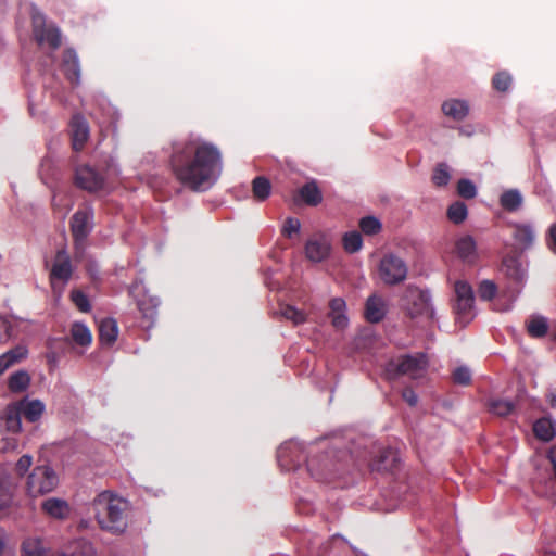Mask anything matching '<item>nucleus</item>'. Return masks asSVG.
Segmentation results:
<instances>
[{
	"label": "nucleus",
	"mask_w": 556,
	"mask_h": 556,
	"mask_svg": "<svg viewBox=\"0 0 556 556\" xmlns=\"http://www.w3.org/2000/svg\"><path fill=\"white\" fill-rule=\"evenodd\" d=\"M169 165L176 180L193 192L210 190L223 172L220 151L205 141L176 142Z\"/></svg>",
	"instance_id": "nucleus-1"
},
{
	"label": "nucleus",
	"mask_w": 556,
	"mask_h": 556,
	"mask_svg": "<svg viewBox=\"0 0 556 556\" xmlns=\"http://www.w3.org/2000/svg\"><path fill=\"white\" fill-rule=\"evenodd\" d=\"M101 530L119 535L128 527L129 503L125 498L104 491L92 503Z\"/></svg>",
	"instance_id": "nucleus-2"
},
{
	"label": "nucleus",
	"mask_w": 556,
	"mask_h": 556,
	"mask_svg": "<svg viewBox=\"0 0 556 556\" xmlns=\"http://www.w3.org/2000/svg\"><path fill=\"white\" fill-rule=\"evenodd\" d=\"M349 457L346 451L331 446L308 457L306 459L307 470L317 481L331 482L339 477Z\"/></svg>",
	"instance_id": "nucleus-3"
},
{
	"label": "nucleus",
	"mask_w": 556,
	"mask_h": 556,
	"mask_svg": "<svg viewBox=\"0 0 556 556\" xmlns=\"http://www.w3.org/2000/svg\"><path fill=\"white\" fill-rule=\"evenodd\" d=\"M93 210L91 207L79 208L74 213L70 222L73 237L75 257L84 255L87 238L92 230Z\"/></svg>",
	"instance_id": "nucleus-4"
},
{
	"label": "nucleus",
	"mask_w": 556,
	"mask_h": 556,
	"mask_svg": "<svg viewBox=\"0 0 556 556\" xmlns=\"http://www.w3.org/2000/svg\"><path fill=\"white\" fill-rule=\"evenodd\" d=\"M428 358L424 353L402 355L397 359L390 361L387 372L391 378L406 375L412 379L421 378L427 371Z\"/></svg>",
	"instance_id": "nucleus-5"
},
{
	"label": "nucleus",
	"mask_w": 556,
	"mask_h": 556,
	"mask_svg": "<svg viewBox=\"0 0 556 556\" xmlns=\"http://www.w3.org/2000/svg\"><path fill=\"white\" fill-rule=\"evenodd\" d=\"M404 306L410 318L427 317L434 318V309L431 304V295L429 291L421 290L414 286H408L404 294Z\"/></svg>",
	"instance_id": "nucleus-6"
},
{
	"label": "nucleus",
	"mask_w": 556,
	"mask_h": 556,
	"mask_svg": "<svg viewBox=\"0 0 556 556\" xmlns=\"http://www.w3.org/2000/svg\"><path fill=\"white\" fill-rule=\"evenodd\" d=\"M59 484V477L48 465L36 466L27 477L26 490L37 497L52 492Z\"/></svg>",
	"instance_id": "nucleus-7"
},
{
	"label": "nucleus",
	"mask_w": 556,
	"mask_h": 556,
	"mask_svg": "<svg viewBox=\"0 0 556 556\" xmlns=\"http://www.w3.org/2000/svg\"><path fill=\"white\" fill-rule=\"evenodd\" d=\"M455 303L453 311L456 315L457 323L466 326L471 319V311L473 308L475 295L471 286L463 280H458L454 285Z\"/></svg>",
	"instance_id": "nucleus-8"
},
{
	"label": "nucleus",
	"mask_w": 556,
	"mask_h": 556,
	"mask_svg": "<svg viewBox=\"0 0 556 556\" xmlns=\"http://www.w3.org/2000/svg\"><path fill=\"white\" fill-rule=\"evenodd\" d=\"M379 277L389 286L399 285L407 277V266L405 262L396 255H384L378 267Z\"/></svg>",
	"instance_id": "nucleus-9"
},
{
	"label": "nucleus",
	"mask_w": 556,
	"mask_h": 556,
	"mask_svg": "<svg viewBox=\"0 0 556 556\" xmlns=\"http://www.w3.org/2000/svg\"><path fill=\"white\" fill-rule=\"evenodd\" d=\"M73 275V266L71 257L65 249L56 252L54 262L50 270V282L52 289L55 290L56 283L61 282L62 287L66 285Z\"/></svg>",
	"instance_id": "nucleus-10"
},
{
	"label": "nucleus",
	"mask_w": 556,
	"mask_h": 556,
	"mask_svg": "<svg viewBox=\"0 0 556 556\" xmlns=\"http://www.w3.org/2000/svg\"><path fill=\"white\" fill-rule=\"evenodd\" d=\"M75 184L84 190L96 192L104 187V176L94 168L85 165L76 169Z\"/></svg>",
	"instance_id": "nucleus-11"
},
{
	"label": "nucleus",
	"mask_w": 556,
	"mask_h": 556,
	"mask_svg": "<svg viewBox=\"0 0 556 556\" xmlns=\"http://www.w3.org/2000/svg\"><path fill=\"white\" fill-rule=\"evenodd\" d=\"M34 36L38 43H48L52 50H56L61 46V33L53 25H46L43 22L39 24L34 21Z\"/></svg>",
	"instance_id": "nucleus-12"
},
{
	"label": "nucleus",
	"mask_w": 556,
	"mask_h": 556,
	"mask_svg": "<svg viewBox=\"0 0 556 556\" xmlns=\"http://www.w3.org/2000/svg\"><path fill=\"white\" fill-rule=\"evenodd\" d=\"M61 70L66 79L74 86L80 81V66L77 53L74 49L67 48L63 52Z\"/></svg>",
	"instance_id": "nucleus-13"
},
{
	"label": "nucleus",
	"mask_w": 556,
	"mask_h": 556,
	"mask_svg": "<svg viewBox=\"0 0 556 556\" xmlns=\"http://www.w3.org/2000/svg\"><path fill=\"white\" fill-rule=\"evenodd\" d=\"M42 513L49 518L65 520L71 515V506L67 501L59 497H49L41 503Z\"/></svg>",
	"instance_id": "nucleus-14"
},
{
	"label": "nucleus",
	"mask_w": 556,
	"mask_h": 556,
	"mask_svg": "<svg viewBox=\"0 0 556 556\" xmlns=\"http://www.w3.org/2000/svg\"><path fill=\"white\" fill-rule=\"evenodd\" d=\"M60 551L48 546L43 539L30 536L22 544V556H59Z\"/></svg>",
	"instance_id": "nucleus-15"
},
{
	"label": "nucleus",
	"mask_w": 556,
	"mask_h": 556,
	"mask_svg": "<svg viewBox=\"0 0 556 556\" xmlns=\"http://www.w3.org/2000/svg\"><path fill=\"white\" fill-rule=\"evenodd\" d=\"M330 248V243L326 238L313 237L306 242L305 253L308 260L321 262L328 257Z\"/></svg>",
	"instance_id": "nucleus-16"
},
{
	"label": "nucleus",
	"mask_w": 556,
	"mask_h": 556,
	"mask_svg": "<svg viewBox=\"0 0 556 556\" xmlns=\"http://www.w3.org/2000/svg\"><path fill=\"white\" fill-rule=\"evenodd\" d=\"M510 227L513 228L511 236L519 249L527 250L533 244L535 231L532 225L526 223H514L510 224Z\"/></svg>",
	"instance_id": "nucleus-17"
},
{
	"label": "nucleus",
	"mask_w": 556,
	"mask_h": 556,
	"mask_svg": "<svg viewBox=\"0 0 556 556\" xmlns=\"http://www.w3.org/2000/svg\"><path fill=\"white\" fill-rule=\"evenodd\" d=\"M277 457L281 466H286L288 469H295L304 459L298 444L295 443L281 445L278 448Z\"/></svg>",
	"instance_id": "nucleus-18"
},
{
	"label": "nucleus",
	"mask_w": 556,
	"mask_h": 556,
	"mask_svg": "<svg viewBox=\"0 0 556 556\" xmlns=\"http://www.w3.org/2000/svg\"><path fill=\"white\" fill-rule=\"evenodd\" d=\"M397 457L395 453L390 448H383L379 451L378 455H376L369 463V467L371 471H390L396 467Z\"/></svg>",
	"instance_id": "nucleus-19"
},
{
	"label": "nucleus",
	"mask_w": 556,
	"mask_h": 556,
	"mask_svg": "<svg viewBox=\"0 0 556 556\" xmlns=\"http://www.w3.org/2000/svg\"><path fill=\"white\" fill-rule=\"evenodd\" d=\"M386 303L376 294L369 296L365 304V317L369 323L377 324L386 316Z\"/></svg>",
	"instance_id": "nucleus-20"
},
{
	"label": "nucleus",
	"mask_w": 556,
	"mask_h": 556,
	"mask_svg": "<svg viewBox=\"0 0 556 556\" xmlns=\"http://www.w3.org/2000/svg\"><path fill=\"white\" fill-rule=\"evenodd\" d=\"M59 556H97V552L89 541L77 539L66 544Z\"/></svg>",
	"instance_id": "nucleus-21"
},
{
	"label": "nucleus",
	"mask_w": 556,
	"mask_h": 556,
	"mask_svg": "<svg viewBox=\"0 0 556 556\" xmlns=\"http://www.w3.org/2000/svg\"><path fill=\"white\" fill-rule=\"evenodd\" d=\"M455 250L457 255L467 263L471 264L478 257L476 241L469 235L463 236L456 241Z\"/></svg>",
	"instance_id": "nucleus-22"
},
{
	"label": "nucleus",
	"mask_w": 556,
	"mask_h": 556,
	"mask_svg": "<svg viewBox=\"0 0 556 556\" xmlns=\"http://www.w3.org/2000/svg\"><path fill=\"white\" fill-rule=\"evenodd\" d=\"M45 410V405L39 400L21 401L17 406V415L23 416L30 422H35L40 419Z\"/></svg>",
	"instance_id": "nucleus-23"
},
{
	"label": "nucleus",
	"mask_w": 556,
	"mask_h": 556,
	"mask_svg": "<svg viewBox=\"0 0 556 556\" xmlns=\"http://www.w3.org/2000/svg\"><path fill=\"white\" fill-rule=\"evenodd\" d=\"M118 334L117 323L113 318H104L99 324V340L101 344L112 345Z\"/></svg>",
	"instance_id": "nucleus-24"
},
{
	"label": "nucleus",
	"mask_w": 556,
	"mask_h": 556,
	"mask_svg": "<svg viewBox=\"0 0 556 556\" xmlns=\"http://www.w3.org/2000/svg\"><path fill=\"white\" fill-rule=\"evenodd\" d=\"M469 106L467 102L457 99H451L444 101L442 104V112L445 116L451 117L455 121L465 118L468 114Z\"/></svg>",
	"instance_id": "nucleus-25"
},
{
	"label": "nucleus",
	"mask_w": 556,
	"mask_h": 556,
	"mask_svg": "<svg viewBox=\"0 0 556 556\" xmlns=\"http://www.w3.org/2000/svg\"><path fill=\"white\" fill-rule=\"evenodd\" d=\"M27 355V349L24 345H16L8 352L0 355V376L11 366L20 363Z\"/></svg>",
	"instance_id": "nucleus-26"
},
{
	"label": "nucleus",
	"mask_w": 556,
	"mask_h": 556,
	"mask_svg": "<svg viewBox=\"0 0 556 556\" xmlns=\"http://www.w3.org/2000/svg\"><path fill=\"white\" fill-rule=\"evenodd\" d=\"M27 355V349L24 345H16L8 352L0 355V376L11 366L20 363Z\"/></svg>",
	"instance_id": "nucleus-27"
},
{
	"label": "nucleus",
	"mask_w": 556,
	"mask_h": 556,
	"mask_svg": "<svg viewBox=\"0 0 556 556\" xmlns=\"http://www.w3.org/2000/svg\"><path fill=\"white\" fill-rule=\"evenodd\" d=\"M71 139H88L89 123L81 114H74L68 124Z\"/></svg>",
	"instance_id": "nucleus-28"
},
{
	"label": "nucleus",
	"mask_w": 556,
	"mask_h": 556,
	"mask_svg": "<svg viewBox=\"0 0 556 556\" xmlns=\"http://www.w3.org/2000/svg\"><path fill=\"white\" fill-rule=\"evenodd\" d=\"M300 198L309 206H316L323 201V194L315 181L303 185L299 190Z\"/></svg>",
	"instance_id": "nucleus-29"
},
{
	"label": "nucleus",
	"mask_w": 556,
	"mask_h": 556,
	"mask_svg": "<svg viewBox=\"0 0 556 556\" xmlns=\"http://www.w3.org/2000/svg\"><path fill=\"white\" fill-rule=\"evenodd\" d=\"M523 202L521 193L517 189H509L500 197L501 206L508 212L517 211Z\"/></svg>",
	"instance_id": "nucleus-30"
},
{
	"label": "nucleus",
	"mask_w": 556,
	"mask_h": 556,
	"mask_svg": "<svg viewBox=\"0 0 556 556\" xmlns=\"http://www.w3.org/2000/svg\"><path fill=\"white\" fill-rule=\"evenodd\" d=\"M502 270L507 277L514 281H521L523 279V270L521 264L514 256H506L502 262Z\"/></svg>",
	"instance_id": "nucleus-31"
},
{
	"label": "nucleus",
	"mask_w": 556,
	"mask_h": 556,
	"mask_svg": "<svg viewBox=\"0 0 556 556\" xmlns=\"http://www.w3.org/2000/svg\"><path fill=\"white\" fill-rule=\"evenodd\" d=\"M488 410L498 417H506L515 409V403L504 399H490Z\"/></svg>",
	"instance_id": "nucleus-32"
},
{
	"label": "nucleus",
	"mask_w": 556,
	"mask_h": 556,
	"mask_svg": "<svg viewBox=\"0 0 556 556\" xmlns=\"http://www.w3.org/2000/svg\"><path fill=\"white\" fill-rule=\"evenodd\" d=\"M533 432L538 439L548 442L555 435V428L548 418H540L533 425Z\"/></svg>",
	"instance_id": "nucleus-33"
},
{
	"label": "nucleus",
	"mask_w": 556,
	"mask_h": 556,
	"mask_svg": "<svg viewBox=\"0 0 556 556\" xmlns=\"http://www.w3.org/2000/svg\"><path fill=\"white\" fill-rule=\"evenodd\" d=\"M71 336L74 342L81 346L90 345L92 336L89 328L81 323H74L71 328Z\"/></svg>",
	"instance_id": "nucleus-34"
},
{
	"label": "nucleus",
	"mask_w": 556,
	"mask_h": 556,
	"mask_svg": "<svg viewBox=\"0 0 556 556\" xmlns=\"http://www.w3.org/2000/svg\"><path fill=\"white\" fill-rule=\"evenodd\" d=\"M253 197L258 201H265L271 192L270 181L264 176H257L252 181Z\"/></svg>",
	"instance_id": "nucleus-35"
},
{
	"label": "nucleus",
	"mask_w": 556,
	"mask_h": 556,
	"mask_svg": "<svg viewBox=\"0 0 556 556\" xmlns=\"http://www.w3.org/2000/svg\"><path fill=\"white\" fill-rule=\"evenodd\" d=\"M30 383V377L28 372L24 370H18L12 374L8 381V387L12 392H23L25 391Z\"/></svg>",
	"instance_id": "nucleus-36"
},
{
	"label": "nucleus",
	"mask_w": 556,
	"mask_h": 556,
	"mask_svg": "<svg viewBox=\"0 0 556 556\" xmlns=\"http://www.w3.org/2000/svg\"><path fill=\"white\" fill-rule=\"evenodd\" d=\"M547 330V320L542 316H534L527 323V331L532 338H543L546 336Z\"/></svg>",
	"instance_id": "nucleus-37"
},
{
	"label": "nucleus",
	"mask_w": 556,
	"mask_h": 556,
	"mask_svg": "<svg viewBox=\"0 0 556 556\" xmlns=\"http://www.w3.org/2000/svg\"><path fill=\"white\" fill-rule=\"evenodd\" d=\"M446 215L453 224L459 225L467 218L468 210L464 202L456 201L448 206Z\"/></svg>",
	"instance_id": "nucleus-38"
},
{
	"label": "nucleus",
	"mask_w": 556,
	"mask_h": 556,
	"mask_svg": "<svg viewBox=\"0 0 556 556\" xmlns=\"http://www.w3.org/2000/svg\"><path fill=\"white\" fill-rule=\"evenodd\" d=\"M343 248L348 253H355L361 250L363 239L358 231L346 232L342 238Z\"/></svg>",
	"instance_id": "nucleus-39"
},
{
	"label": "nucleus",
	"mask_w": 556,
	"mask_h": 556,
	"mask_svg": "<svg viewBox=\"0 0 556 556\" xmlns=\"http://www.w3.org/2000/svg\"><path fill=\"white\" fill-rule=\"evenodd\" d=\"M513 78L506 71L497 72L492 78V86L495 90L505 92L509 89Z\"/></svg>",
	"instance_id": "nucleus-40"
},
{
	"label": "nucleus",
	"mask_w": 556,
	"mask_h": 556,
	"mask_svg": "<svg viewBox=\"0 0 556 556\" xmlns=\"http://www.w3.org/2000/svg\"><path fill=\"white\" fill-rule=\"evenodd\" d=\"M497 286L492 280H483L478 287V295L483 301H491L495 298Z\"/></svg>",
	"instance_id": "nucleus-41"
},
{
	"label": "nucleus",
	"mask_w": 556,
	"mask_h": 556,
	"mask_svg": "<svg viewBox=\"0 0 556 556\" xmlns=\"http://www.w3.org/2000/svg\"><path fill=\"white\" fill-rule=\"evenodd\" d=\"M457 193L459 197L470 200L477 195V188L471 180L463 178L457 182Z\"/></svg>",
	"instance_id": "nucleus-42"
},
{
	"label": "nucleus",
	"mask_w": 556,
	"mask_h": 556,
	"mask_svg": "<svg viewBox=\"0 0 556 556\" xmlns=\"http://www.w3.org/2000/svg\"><path fill=\"white\" fill-rule=\"evenodd\" d=\"M359 228L365 235H376L381 230V223L374 216H366L359 220Z\"/></svg>",
	"instance_id": "nucleus-43"
},
{
	"label": "nucleus",
	"mask_w": 556,
	"mask_h": 556,
	"mask_svg": "<svg viewBox=\"0 0 556 556\" xmlns=\"http://www.w3.org/2000/svg\"><path fill=\"white\" fill-rule=\"evenodd\" d=\"M71 300L81 313L90 312L91 305L89 299L81 290H73L71 292Z\"/></svg>",
	"instance_id": "nucleus-44"
},
{
	"label": "nucleus",
	"mask_w": 556,
	"mask_h": 556,
	"mask_svg": "<svg viewBox=\"0 0 556 556\" xmlns=\"http://www.w3.org/2000/svg\"><path fill=\"white\" fill-rule=\"evenodd\" d=\"M280 314L286 319L293 321L294 325H300L305 321V314L291 305H285L280 308Z\"/></svg>",
	"instance_id": "nucleus-45"
},
{
	"label": "nucleus",
	"mask_w": 556,
	"mask_h": 556,
	"mask_svg": "<svg viewBox=\"0 0 556 556\" xmlns=\"http://www.w3.org/2000/svg\"><path fill=\"white\" fill-rule=\"evenodd\" d=\"M451 175L445 164H439L432 175V182L437 187H444L448 184Z\"/></svg>",
	"instance_id": "nucleus-46"
},
{
	"label": "nucleus",
	"mask_w": 556,
	"mask_h": 556,
	"mask_svg": "<svg viewBox=\"0 0 556 556\" xmlns=\"http://www.w3.org/2000/svg\"><path fill=\"white\" fill-rule=\"evenodd\" d=\"M452 379L456 384L469 386L471 383V371L466 366H459L453 371Z\"/></svg>",
	"instance_id": "nucleus-47"
},
{
	"label": "nucleus",
	"mask_w": 556,
	"mask_h": 556,
	"mask_svg": "<svg viewBox=\"0 0 556 556\" xmlns=\"http://www.w3.org/2000/svg\"><path fill=\"white\" fill-rule=\"evenodd\" d=\"M14 336L11 320L0 315V344L7 343Z\"/></svg>",
	"instance_id": "nucleus-48"
},
{
	"label": "nucleus",
	"mask_w": 556,
	"mask_h": 556,
	"mask_svg": "<svg viewBox=\"0 0 556 556\" xmlns=\"http://www.w3.org/2000/svg\"><path fill=\"white\" fill-rule=\"evenodd\" d=\"M13 493L9 483L0 477V508L4 509L11 505Z\"/></svg>",
	"instance_id": "nucleus-49"
},
{
	"label": "nucleus",
	"mask_w": 556,
	"mask_h": 556,
	"mask_svg": "<svg viewBox=\"0 0 556 556\" xmlns=\"http://www.w3.org/2000/svg\"><path fill=\"white\" fill-rule=\"evenodd\" d=\"M301 224L298 218L288 217L282 226L281 232L285 237L291 238L300 231Z\"/></svg>",
	"instance_id": "nucleus-50"
},
{
	"label": "nucleus",
	"mask_w": 556,
	"mask_h": 556,
	"mask_svg": "<svg viewBox=\"0 0 556 556\" xmlns=\"http://www.w3.org/2000/svg\"><path fill=\"white\" fill-rule=\"evenodd\" d=\"M33 458L29 455H23L15 464V471L18 476H24L30 468Z\"/></svg>",
	"instance_id": "nucleus-51"
},
{
	"label": "nucleus",
	"mask_w": 556,
	"mask_h": 556,
	"mask_svg": "<svg viewBox=\"0 0 556 556\" xmlns=\"http://www.w3.org/2000/svg\"><path fill=\"white\" fill-rule=\"evenodd\" d=\"M345 306V301L342 298H333L329 302L330 315L344 313Z\"/></svg>",
	"instance_id": "nucleus-52"
},
{
	"label": "nucleus",
	"mask_w": 556,
	"mask_h": 556,
	"mask_svg": "<svg viewBox=\"0 0 556 556\" xmlns=\"http://www.w3.org/2000/svg\"><path fill=\"white\" fill-rule=\"evenodd\" d=\"M402 397L409 406H415L418 402L417 394L408 387L403 389Z\"/></svg>",
	"instance_id": "nucleus-53"
},
{
	"label": "nucleus",
	"mask_w": 556,
	"mask_h": 556,
	"mask_svg": "<svg viewBox=\"0 0 556 556\" xmlns=\"http://www.w3.org/2000/svg\"><path fill=\"white\" fill-rule=\"evenodd\" d=\"M330 317L334 328L344 329L348 326V318L344 313L330 315Z\"/></svg>",
	"instance_id": "nucleus-54"
},
{
	"label": "nucleus",
	"mask_w": 556,
	"mask_h": 556,
	"mask_svg": "<svg viewBox=\"0 0 556 556\" xmlns=\"http://www.w3.org/2000/svg\"><path fill=\"white\" fill-rule=\"evenodd\" d=\"M547 245L556 254V224L549 227Z\"/></svg>",
	"instance_id": "nucleus-55"
},
{
	"label": "nucleus",
	"mask_w": 556,
	"mask_h": 556,
	"mask_svg": "<svg viewBox=\"0 0 556 556\" xmlns=\"http://www.w3.org/2000/svg\"><path fill=\"white\" fill-rule=\"evenodd\" d=\"M137 306H138V309L142 313V315L147 318H152L153 315H154V308H155V305H153L152 307H144V303L142 301H138L137 303Z\"/></svg>",
	"instance_id": "nucleus-56"
},
{
	"label": "nucleus",
	"mask_w": 556,
	"mask_h": 556,
	"mask_svg": "<svg viewBox=\"0 0 556 556\" xmlns=\"http://www.w3.org/2000/svg\"><path fill=\"white\" fill-rule=\"evenodd\" d=\"M86 142H87V141H72V143H73V150H74L75 152H80V151H83V150H84V148H85V143H86Z\"/></svg>",
	"instance_id": "nucleus-57"
},
{
	"label": "nucleus",
	"mask_w": 556,
	"mask_h": 556,
	"mask_svg": "<svg viewBox=\"0 0 556 556\" xmlns=\"http://www.w3.org/2000/svg\"><path fill=\"white\" fill-rule=\"evenodd\" d=\"M551 404H552L553 407L556 406V399L555 397L552 399Z\"/></svg>",
	"instance_id": "nucleus-58"
}]
</instances>
